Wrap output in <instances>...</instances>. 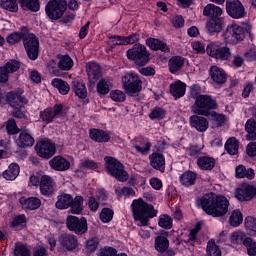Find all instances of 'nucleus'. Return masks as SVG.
<instances>
[{"label": "nucleus", "instance_id": "nucleus-35", "mask_svg": "<svg viewBox=\"0 0 256 256\" xmlns=\"http://www.w3.org/2000/svg\"><path fill=\"white\" fill-rule=\"evenodd\" d=\"M18 2L24 11H32L33 13H37V11L41 9V3L39 0H18Z\"/></svg>", "mask_w": 256, "mask_h": 256}, {"label": "nucleus", "instance_id": "nucleus-27", "mask_svg": "<svg viewBox=\"0 0 256 256\" xmlns=\"http://www.w3.org/2000/svg\"><path fill=\"white\" fill-rule=\"evenodd\" d=\"M90 138L96 143H109L111 140L109 133L99 129H91Z\"/></svg>", "mask_w": 256, "mask_h": 256}, {"label": "nucleus", "instance_id": "nucleus-57", "mask_svg": "<svg viewBox=\"0 0 256 256\" xmlns=\"http://www.w3.org/2000/svg\"><path fill=\"white\" fill-rule=\"evenodd\" d=\"M6 131L8 135H17L19 133V127H17V122L14 119H10L6 123Z\"/></svg>", "mask_w": 256, "mask_h": 256}, {"label": "nucleus", "instance_id": "nucleus-56", "mask_svg": "<svg viewBox=\"0 0 256 256\" xmlns=\"http://www.w3.org/2000/svg\"><path fill=\"white\" fill-rule=\"evenodd\" d=\"M26 35L27 34H24L21 32H14L7 37V42L10 45H15V43H19V41H21V39L24 40Z\"/></svg>", "mask_w": 256, "mask_h": 256}, {"label": "nucleus", "instance_id": "nucleus-39", "mask_svg": "<svg viewBox=\"0 0 256 256\" xmlns=\"http://www.w3.org/2000/svg\"><path fill=\"white\" fill-rule=\"evenodd\" d=\"M195 181H197V174L193 171H186L180 176V183H182L184 187L195 185Z\"/></svg>", "mask_w": 256, "mask_h": 256}, {"label": "nucleus", "instance_id": "nucleus-26", "mask_svg": "<svg viewBox=\"0 0 256 256\" xmlns=\"http://www.w3.org/2000/svg\"><path fill=\"white\" fill-rule=\"evenodd\" d=\"M169 236L168 232L163 231L161 235L155 237L154 248L159 251H165V249H169Z\"/></svg>", "mask_w": 256, "mask_h": 256}, {"label": "nucleus", "instance_id": "nucleus-7", "mask_svg": "<svg viewBox=\"0 0 256 256\" xmlns=\"http://www.w3.org/2000/svg\"><path fill=\"white\" fill-rule=\"evenodd\" d=\"M123 88L129 97H139L141 89H143V82L139 76L135 74H127L122 78Z\"/></svg>", "mask_w": 256, "mask_h": 256}, {"label": "nucleus", "instance_id": "nucleus-31", "mask_svg": "<svg viewBox=\"0 0 256 256\" xmlns=\"http://www.w3.org/2000/svg\"><path fill=\"white\" fill-rule=\"evenodd\" d=\"M146 45L152 49V51H163L164 53L169 52V46L167 44L161 42L159 39L148 38L146 40Z\"/></svg>", "mask_w": 256, "mask_h": 256}, {"label": "nucleus", "instance_id": "nucleus-29", "mask_svg": "<svg viewBox=\"0 0 256 256\" xmlns=\"http://www.w3.org/2000/svg\"><path fill=\"white\" fill-rule=\"evenodd\" d=\"M20 171L21 168L19 167V164L12 163L8 166V169L5 170L2 175L6 181H15V179L19 177Z\"/></svg>", "mask_w": 256, "mask_h": 256}, {"label": "nucleus", "instance_id": "nucleus-11", "mask_svg": "<svg viewBox=\"0 0 256 256\" xmlns=\"http://www.w3.org/2000/svg\"><path fill=\"white\" fill-rule=\"evenodd\" d=\"M66 227L76 235H83L87 233V219L84 217L79 219L77 216H68L66 219Z\"/></svg>", "mask_w": 256, "mask_h": 256}, {"label": "nucleus", "instance_id": "nucleus-19", "mask_svg": "<svg viewBox=\"0 0 256 256\" xmlns=\"http://www.w3.org/2000/svg\"><path fill=\"white\" fill-rule=\"evenodd\" d=\"M55 191V182L50 176L44 175L40 179V193L46 197L51 196Z\"/></svg>", "mask_w": 256, "mask_h": 256}, {"label": "nucleus", "instance_id": "nucleus-61", "mask_svg": "<svg viewBox=\"0 0 256 256\" xmlns=\"http://www.w3.org/2000/svg\"><path fill=\"white\" fill-rule=\"evenodd\" d=\"M110 97L113 101L117 103H123L125 101V93L121 90H114L110 93Z\"/></svg>", "mask_w": 256, "mask_h": 256}, {"label": "nucleus", "instance_id": "nucleus-13", "mask_svg": "<svg viewBox=\"0 0 256 256\" xmlns=\"http://www.w3.org/2000/svg\"><path fill=\"white\" fill-rule=\"evenodd\" d=\"M226 12L232 19H243L245 17V6L239 0H227Z\"/></svg>", "mask_w": 256, "mask_h": 256}, {"label": "nucleus", "instance_id": "nucleus-22", "mask_svg": "<svg viewBox=\"0 0 256 256\" xmlns=\"http://www.w3.org/2000/svg\"><path fill=\"white\" fill-rule=\"evenodd\" d=\"M86 72L89 82L95 85V82L99 81L101 77V66L95 62H90L86 65Z\"/></svg>", "mask_w": 256, "mask_h": 256}, {"label": "nucleus", "instance_id": "nucleus-1", "mask_svg": "<svg viewBox=\"0 0 256 256\" xmlns=\"http://www.w3.org/2000/svg\"><path fill=\"white\" fill-rule=\"evenodd\" d=\"M200 205L211 217H223L229 211V200L225 196H217L215 193L205 194L200 199Z\"/></svg>", "mask_w": 256, "mask_h": 256}, {"label": "nucleus", "instance_id": "nucleus-59", "mask_svg": "<svg viewBox=\"0 0 256 256\" xmlns=\"http://www.w3.org/2000/svg\"><path fill=\"white\" fill-rule=\"evenodd\" d=\"M4 67L8 70V73H15L16 71H19L21 67V63L17 60H10L4 65Z\"/></svg>", "mask_w": 256, "mask_h": 256}, {"label": "nucleus", "instance_id": "nucleus-44", "mask_svg": "<svg viewBox=\"0 0 256 256\" xmlns=\"http://www.w3.org/2000/svg\"><path fill=\"white\" fill-rule=\"evenodd\" d=\"M52 86L58 89L61 95H67L71 89V87H69V83L59 78H54L52 80Z\"/></svg>", "mask_w": 256, "mask_h": 256}, {"label": "nucleus", "instance_id": "nucleus-62", "mask_svg": "<svg viewBox=\"0 0 256 256\" xmlns=\"http://www.w3.org/2000/svg\"><path fill=\"white\" fill-rule=\"evenodd\" d=\"M97 247H99V240L97 238H92L86 242V249L90 253L97 251Z\"/></svg>", "mask_w": 256, "mask_h": 256}, {"label": "nucleus", "instance_id": "nucleus-6", "mask_svg": "<svg viewBox=\"0 0 256 256\" xmlns=\"http://www.w3.org/2000/svg\"><path fill=\"white\" fill-rule=\"evenodd\" d=\"M217 109V101L209 95H199L192 106V112L195 115H204L207 117L209 111Z\"/></svg>", "mask_w": 256, "mask_h": 256}, {"label": "nucleus", "instance_id": "nucleus-20", "mask_svg": "<svg viewBox=\"0 0 256 256\" xmlns=\"http://www.w3.org/2000/svg\"><path fill=\"white\" fill-rule=\"evenodd\" d=\"M209 75L216 85H224V83H227V73H225V70L217 66L210 67Z\"/></svg>", "mask_w": 256, "mask_h": 256}, {"label": "nucleus", "instance_id": "nucleus-46", "mask_svg": "<svg viewBox=\"0 0 256 256\" xmlns=\"http://www.w3.org/2000/svg\"><path fill=\"white\" fill-rule=\"evenodd\" d=\"M58 68L60 71H71L73 69V59L68 55L61 56L58 62Z\"/></svg>", "mask_w": 256, "mask_h": 256}, {"label": "nucleus", "instance_id": "nucleus-10", "mask_svg": "<svg viewBox=\"0 0 256 256\" xmlns=\"http://www.w3.org/2000/svg\"><path fill=\"white\" fill-rule=\"evenodd\" d=\"M23 43L29 59L35 61L39 57V39L34 34H26Z\"/></svg>", "mask_w": 256, "mask_h": 256}, {"label": "nucleus", "instance_id": "nucleus-47", "mask_svg": "<svg viewBox=\"0 0 256 256\" xmlns=\"http://www.w3.org/2000/svg\"><path fill=\"white\" fill-rule=\"evenodd\" d=\"M0 6L2 9H6V11H10L11 13H17L19 11V4L17 0H1Z\"/></svg>", "mask_w": 256, "mask_h": 256}, {"label": "nucleus", "instance_id": "nucleus-51", "mask_svg": "<svg viewBox=\"0 0 256 256\" xmlns=\"http://www.w3.org/2000/svg\"><path fill=\"white\" fill-rule=\"evenodd\" d=\"M115 193L117 197H135V190L131 187H117Z\"/></svg>", "mask_w": 256, "mask_h": 256}, {"label": "nucleus", "instance_id": "nucleus-25", "mask_svg": "<svg viewBox=\"0 0 256 256\" xmlns=\"http://www.w3.org/2000/svg\"><path fill=\"white\" fill-rule=\"evenodd\" d=\"M20 205L23 209H28L29 211H35L41 207V199L37 197L20 198Z\"/></svg>", "mask_w": 256, "mask_h": 256}, {"label": "nucleus", "instance_id": "nucleus-32", "mask_svg": "<svg viewBox=\"0 0 256 256\" xmlns=\"http://www.w3.org/2000/svg\"><path fill=\"white\" fill-rule=\"evenodd\" d=\"M237 179H255V171L252 168H245L244 165H239L235 169Z\"/></svg>", "mask_w": 256, "mask_h": 256}, {"label": "nucleus", "instance_id": "nucleus-54", "mask_svg": "<svg viewBox=\"0 0 256 256\" xmlns=\"http://www.w3.org/2000/svg\"><path fill=\"white\" fill-rule=\"evenodd\" d=\"M249 256H256V242L251 238H246L243 242Z\"/></svg>", "mask_w": 256, "mask_h": 256}, {"label": "nucleus", "instance_id": "nucleus-14", "mask_svg": "<svg viewBox=\"0 0 256 256\" xmlns=\"http://www.w3.org/2000/svg\"><path fill=\"white\" fill-rule=\"evenodd\" d=\"M39 116L43 123H53L57 117H63V105L56 104L53 108H46L40 111Z\"/></svg>", "mask_w": 256, "mask_h": 256}, {"label": "nucleus", "instance_id": "nucleus-23", "mask_svg": "<svg viewBox=\"0 0 256 256\" xmlns=\"http://www.w3.org/2000/svg\"><path fill=\"white\" fill-rule=\"evenodd\" d=\"M131 143L137 153H140L141 155H145V153H149V151H151V142L145 140V138H135Z\"/></svg>", "mask_w": 256, "mask_h": 256}, {"label": "nucleus", "instance_id": "nucleus-18", "mask_svg": "<svg viewBox=\"0 0 256 256\" xmlns=\"http://www.w3.org/2000/svg\"><path fill=\"white\" fill-rule=\"evenodd\" d=\"M190 126L199 133H205L209 129V121L207 118L199 115H192L189 118Z\"/></svg>", "mask_w": 256, "mask_h": 256}, {"label": "nucleus", "instance_id": "nucleus-21", "mask_svg": "<svg viewBox=\"0 0 256 256\" xmlns=\"http://www.w3.org/2000/svg\"><path fill=\"white\" fill-rule=\"evenodd\" d=\"M51 169L54 171H69L71 168V162L62 156H55L49 161Z\"/></svg>", "mask_w": 256, "mask_h": 256}, {"label": "nucleus", "instance_id": "nucleus-43", "mask_svg": "<svg viewBox=\"0 0 256 256\" xmlns=\"http://www.w3.org/2000/svg\"><path fill=\"white\" fill-rule=\"evenodd\" d=\"M225 150L229 155H237L239 153V140L235 137L229 138L225 143Z\"/></svg>", "mask_w": 256, "mask_h": 256}, {"label": "nucleus", "instance_id": "nucleus-4", "mask_svg": "<svg viewBox=\"0 0 256 256\" xmlns=\"http://www.w3.org/2000/svg\"><path fill=\"white\" fill-rule=\"evenodd\" d=\"M106 169L109 175L115 177L121 183H125L129 179V174L125 171V166L119 160L106 156L104 158Z\"/></svg>", "mask_w": 256, "mask_h": 256}, {"label": "nucleus", "instance_id": "nucleus-28", "mask_svg": "<svg viewBox=\"0 0 256 256\" xmlns=\"http://www.w3.org/2000/svg\"><path fill=\"white\" fill-rule=\"evenodd\" d=\"M15 143L18 147L25 149V147H33L35 139L33 136L26 132H21L19 137L15 140Z\"/></svg>", "mask_w": 256, "mask_h": 256}, {"label": "nucleus", "instance_id": "nucleus-41", "mask_svg": "<svg viewBox=\"0 0 256 256\" xmlns=\"http://www.w3.org/2000/svg\"><path fill=\"white\" fill-rule=\"evenodd\" d=\"M72 89L79 99H85L87 97V87H85V83L75 80L73 81Z\"/></svg>", "mask_w": 256, "mask_h": 256}, {"label": "nucleus", "instance_id": "nucleus-42", "mask_svg": "<svg viewBox=\"0 0 256 256\" xmlns=\"http://www.w3.org/2000/svg\"><path fill=\"white\" fill-rule=\"evenodd\" d=\"M210 117L212 129H219V127H223V125H225V121H227L225 115L218 114L217 112H211Z\"/></svg>", "mask_w": 256, "mask_h": 256}, {"label": "nucleus", "instance_id": "nucleus-53", "mask_svg": "<svg viewBox=\"0 0 256 256\" xmlns=\"http://www.w3.org/2000/svg\"><path fill=\"white\" fill-rule=\"evenodd\" d=\"M158 225L162 227V229H171V227H173V218L164 214L160 216Z\"/></svg>", "mask_w": 256, "mask_h": 256}, {"label": "nucleus", "instance_id": "nucleus-37", "mask_svg": "<svg viewBox=\"0 0 256 256\" xmlns=\"http://www.w3.org/2000/svg\"><path fill=\"white\" fill-rule=\"evenodd\" d=\"M223 29V24L219 18H212L206 23V30L210 35L220 33Z\"/></svg>", "mask_w": 256, "mask_h": 256}, {"label": "nucleus", "instance_id": "nucleus-15", "mask_svg": "<svg viewBox=\"0 0 256 256\" xmlns=\"http://www.w3.org/2000/svg\"><path fill=\"white\" fill-rule=\"evenodd\" d=\"M238 201H251L256 197V188L253 185L243 184L235 191Z\"/></svg>", "mask_w": 256, "mask_h": 256}, {"label": "nucleus", "instance_id": "nucleus-17", "mask_svg": "<svg viewBox=\"0 0 256 256\" xmlns=\"http://www.w3.org/2000/svg\"><path fill=\"white\" fill-rule=\"evenodd\" d=\"M6 99L11 107L19 109L27 104V99L23 97V90L11 91L7 94Z\"/></svg>", "mask_w": 256, "mask_h": 256}, {"label": "nucleus", "instance_id": "nucleus-55", "mask_svg": "<svg viewBox=\"0 0 256 256\" xmlns=\"http://www.w3.org/2000/svg\"><path fill=\"white\" fill-rule=\"evenodd\" d=\"M113 215L114 212L111 208H103L100 213V220L102 223H110V221H113Z\"/></svg>", "mask_w": 256, "mask_h": 256}, {"label": "nucleus", "instance_id": "nucleus-3", "mask_svg": "<svg viewBox=\"0 0 256 256\" xmlns=\"http://www.w3.org/2000/svg\"><path fill=\"white\" fill-rule=\"evenodd\" d=\"M251 29L250 25L243 28L238 24H231L224 32V39L226 43H230L232 45H235V43H241V41L245 39V33H248L251 37Z\"/></svg>", "mask_w": 256, "mask_h": 256}, {"label": "nucleus", "instance_id": "nucleus-49", "mask_svg": "<svg viewBox=\"0 0 256 256\" xmlns=\"http://www.w3.org/2000/svg\"><path fill=\"white\" fill-rule=\"evenodd\" d=\"M14 256H31V251L21 242H17L14 247Z\"/></svg>", "mask_w": 256, "mask_h": 256}, {"label": "nucleus", "instance_id": "nucleus-8", "mask_svg": "<svg viewBox=\"0 0 256 256\" xmlns=\"http://www.w3.org/2000/svg\"><path fill=\"white\" fill-rule=\"evenodd\" d=\"M45 11L49 19H61L67 11V1L66 0H50L46 7Z\"/></svg>", "mask_w": 256, "mask_h": 256}, {"label": "nucleus", "instance_id": "nucleus-16", "mask_svg": "<svg viewBox=\"0 0 256 256\" xmlns=\"http://www.w3.org/2000/svg\"><path fill=\"white\" fill-rule=\"evenodd\" d=\"M58 241L61 249L65 251H75V248L79 247V241L73 234H61Z\"/></svg>", "mask_w": 256, "mask_h": 256}, {"label": "nucleus", "instance_id": "nucleus-9", "mask_svg": "<svg viewBox=\"0 0 256 256\" xmlns=\"http://www.w3.org/2000/svg\"><path fill=\"white\" fill-rule=\"evenodd\" d=\"M206 53L213 57V59H218L219 61H228L231 59V49L229 47H221L215 42H210L207 45Z\"/></svg>", "mask_w": 256, "mask_h": 256}, {"label": "nucleus", "instance_id": "nucleus-2", "mask_svg": "<svg viewBox=\"0 0 256 256\" xmlns=\"http://www.w3.org/2000/svg\"><path fill=\"white\" fill-rule=\"evenodd\" d=\"M131 207L134 219L139 222L138 225L140 227H146V225H149V219L157 217V210L155 207L141 198L133 200Z\"/></svg>", "mask_w": 256, "mask_h": 256}, {"label": "nucleus", "instance_id": "nucleus-64", "mask_svg": "<svg viewBox=\"0 0 256 256\" xmlns=\"http://www.w3.org/2000/svg\"><path fill=\"white\" fill-rule=\"evenodd\" d=\"M33 256H47V248L45 246L34 247Z\"/></svg>", "mask_w": 256, "mask_h": 256}, {"label": "nucleus", "instance_id": "nucleus-12", "mask_svg": "<svg viewBox=\"0 0 256 256\" xmlns=\"http://www.w3.org/2000/svg\"><path fill=\"white\" fill-rule=\"evenodd\" d=\"M37 155L42 157V159H51L55 155L57 148L55 143L51 142L49 139L39 140L35 146Z\"/></svg>", "mask_w": 256, "mask_h": 256}, {"label": "nucleus", "instance_id": "nucleus-24", "mask_svg": "<svg viewBox=\"0 0 256 256\" xmlns=\"http://www.w3.org/2000/svg\"><path fill=\"white\" fill-rule=\"evenodd\" d=\"M150 165L153 169H157L161 171V173L165 172V156L161 153H153L149 156Z\"/></svg>", "mask_w": 256, "mask_h": 256}, {"label": "nucleus", "instance_id": "nucleus-63", "mask_svg": "<svg viewBox=\"0 0 256 256\" xmlns=\"http://www.w3.org/2000/svg\"><path fill=\"white\" fill-rule=\"evenodd\" d=\"M117 255V250L113 247L101 248L98 252V256H115Z\"/></svg>", "mask_w": 256, "mask_h": 256}, {"label": "nucleus", "instance_id": "nucleus-5", "mask_svg": "<svg viewBox=\"0 0 256 256\" xmlns=\"http://www.w3.org/2000/svg\"><path fill=\"white\" fill-rule=\"evenodd\" d=\"M149 51L145 45L137 43L127 51V59L133 61L138 67H144L149 63Z\"/></svg>", "mask_w": 256, "mask_h": 256}, {"label": "nucleus", "instance_id": "nucleus-38", "mask_svg": "<svg viewBox=\"0 0 256 256\" xmlns=\"http://www.w3.org/2000/svg\"><path fill=\"white\" fill-rule=\"evenodd\" d=\"M168 65L171 73H177V71H181L183 65H185V60L183 57L174 56L169 60Z\"/></svg>", "mask_w": 256, "mask_h": 256}, {"label": "nucleus", "instance_id": "nucleus-45", "mask_svg": "<svg viewBox=\"0 0 256 256\" xmlns=\"http://www.w3.org/2000/svg\"><path fill=\"white\" fill-rule=\"evenodd\" d=\"M83 196H76L75 198H72V202L70 204V211L74 215H79L83 211Z\"/></svg>", "mask_w": 256, "mask_h": 256}, {"label": "nucleus", "instance_id": "nucleus-60", "mask_svg": "<svg viewBox=\"0 0 256 256\" xmlns=\"http://www.w3.org/2000/svg\"><path fill=\"white\" fill-rule=\"evenodd\" d=\"M150 119H164L165 117V110L160 107H156L152 110V112L149 114Z\"/></svg>", "mask_w": 256, "mask_h": 256}, {"label": "nucleus", "instance_id": "nucleus-40", "mask_svg": "<svg viewBox=\"0 0 256 256\" xmlns=\"http://www.w3.org/2000/svg\"><path fill=\"white\" fill-rule=\"evenodd\" d=\"M246 139L247 141L256 140V121L254 119L247 120L245 124Z\"/></svg>", "mask_w": 256, "mask_h": 256}, {"label": "nucleus", "instance_id": "nucleus-36", "mask_svg": "<svg viewBox=\"0 0 256 256\" xmlns=\"http://www.w3.org/2000/svg\"><path fill=\"white\" fill-rule=\"evenodd\" d=\"M73 203V196L71 194H61L57 197L56 209H69Z\"/></svg>", "mask_w": 256, "mask_h": 256}, {"label": "nucleus", "instance_id": "nucleus-48", "mask_svg": "<svg viewBox=\"0 0 256 256\" xmlns=\"http://www.w3.org/2000/svg\"><path fill=\"white\" fill-rule=\"evenodd\" d=\"M243 223V214L239 210H234L229 217L231 227H239Z\"/></svg>", "mask_w": 256, "mask_h": 256}, {"label": "nucleus", "instance_id": "nucleus-50", "mask_svg": "<svg viewBox=\"0 0 256 256\" xmlns=\"http://www.w3.org/2000/svg\"><path fill=\"white\" fill-rule=\"evenodd\" d=\"M245 239H249V237L242 231H235L230 235L231 243H235L236 245H243Z\"/></svg>", "mask_w": 256, "mask_h": 256}, {"label": "nucleus", "instance_id": "nucleus-33", "mask_svg": "<svg viewBox=\"0 0 256 256\" xmlns=\"http://www.w3.org/2000/svg\"><path fill=\"white\" fill-rule=\"evenodd\" d=\"M197 165L202 169V171H211L215 167V158L201 156L197 159Z\"/></svg>", "mask_w": 256, "mask_h": 256}, {"label": "nucleus", "instance_id": "nucleus-52", "mask_svg": "<svg viewBox=\"0 0 256 256\" xmlns=\"http://www.w3.org/2000/svg\"><path fill=\"white\" fill-rule=\"evenodd\" d=\"M207 255L209 256H221V249L214 242V240H209L207 243Z\"/></svg>", "mask_w": 256, "mask_h": 256}, {"label": "nucleus", "instance_id": "nucleus-34", "mask_svg": "<svg viewBox=\"0 0 256 256\" xmlns=\"http://www.w3.org/2000/svg\"><path fill=\"white\" fill-rule=\"evenodd\" d=\"M186 87L187 86L185 85V83L177 81L174 84L170 85V93L175 99H181V97L185 95Z\"/></svg>", "mask_w": 256, "mask_h": 256}, {"label": "nucleus", "instance_id": "nucleus-30", "mask_svg": "<svg viewBox=\"0 0 256 256\" xmlns=\"http://www.w3.org/2000/svg\"><path fill=\"white\" fill-rule=\"evenodd\" d=\"M223 15V9L215 4H207L203 10L204 17H213V19H218Z\"/></svg>", "mask_w": 256, "mask_h": 256}, {"label": "nucleus", "instance_id": "nucleus-58", "mask_svg": "<svg viewBox=\"0 0 256 256\" xmlns=\"http://www.w3.org/2000/svg\"><path fill=\"white\" fill-rule=\"evenodd\" d=\"M111 89L109 88V82L105 79H101L97 84V91L100 95H107Z\"/></svg>", "mask_w": 256, "mask_h": 256}]
</instances>
